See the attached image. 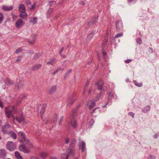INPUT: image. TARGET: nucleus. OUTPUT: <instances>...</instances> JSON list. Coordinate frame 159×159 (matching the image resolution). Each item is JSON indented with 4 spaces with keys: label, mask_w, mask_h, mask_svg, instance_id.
<instances>
[{
    "label": "nucleus",
    "mask_w": 159,
    "mask_h": 159,
    "mask_svg": "<svg viewBox=\"0 0 159 159\" xmlns=\"http://www.w3.org/2000/svg\"><path fill=\"white\" fill-rule=\"evenodd\" d=\"M7 149L11 151L14 150L16 148V146L15 143L12 141H8L6 145Z\"/></svg>",
    "instance_id": "f257e3e1"
},
{
    "label": "nucleus",
    "mask_w": 159,
    "mask_h": 159,
    "mask_svg": "<svg viewBox=\"0 0 159 159\" xmlns=\"http://www.w3.org/2000/svg\"><path fill=\"white\" fill-rule=\"evenodd\" d=\"M25 4L28 7L31 11H33L35 7L36 4L35 3H34L31 5V2L29 0H28L26 1Z\"/></svg>",
    "instance_id": "f03ea898"
},
{
    "label": "nucleus",
    "mask_w": 159,
    "mask_h": 159,
    "mask_svg": "<svg viewBox=\"0 0 159 159\" xmlns=\"http://www.w3.org/2000/svg\"><path fill=\"white\" fill-rule=\"evenodd\" d=\"M5 112L6 116L8 118H10L12 116L14 119H15L14 115H12V112L9 109V107H7L5 108Z\"/></svg>",
    "instance_id": "7ed1b4c3"
},
{
    "label": "nucleus",
    "mask_w": 159,
    "mask_h": 159,
    "mask_svg": "<svg viewBox=\"0 0 159 159\" xmlns=\"http://www.w3.org/2000/svg\"><path fill=\"white\" fill-rule=\"evenodd\" d=\"M19 149L20 151L25 153L29 152L30 151V149L26 147L24 144L20 145Z\"/></svg>",
    "instance_id": "20e7f679"
},
{
    "label": "nucleus",
    "mask_w": 159,
    "mask_h": 159,
    "mask_svg": "<svg viewBox=\"0 0 159 159\" xmlns=\"http://www.w3.org/2000/svg\"><path fill=\"white\" fill-rule=\"evenodd\" d=\"M24 22L21 19H18L16 22L15 25L16 27L20 28L24 25Z\"/></svg>",
    "instance_id": "39448f33"
},
{
    "label": "nucleus",
    "mask_w": 159,
    "mask_h": 159,
    "mask_svg": "<svg viewBox=\"0 0 159 159\" xmlns=\"http://www.w3.org/2000/svg\"><path fill=\"white\" fill-rule=\"evenodd\" d=\"M16 119L19 123L24 120V118L22 113H20L19 116H16Z\"/></svg>",
    "instance_id": "423d86ee"
},
{
    "label": "nucleus",
    "mask_w": 159,
    "mask_h": 159,
    "mask_svg": "<svg viewBox=\"0 0 159 159\" xmlns=\"http://www.w3.org/2000/svg\"><path fill=\"white\" fill-rule=\"evenodd\" d=\"M10 127V125L9 124L3 126L2 129V131L4 133H6L8 131V129Z\"/></svg>",
    "instance_id": "0eeeda50"
},
{
    "label": "nucleus",
    "mask_w": 159,
    "mask_h": 159,
    "mask_svg": "<svg viewBox=\"0 0 159 159\" xmlns=\"http://www.w3.org/2000/svg\"><path fill=\"white\" fill-rule=\"evenodd\" d=\"M19 10L20 12L26 11L25 5L23 4H20L19 7Z\"/></svg>",
    "instance_id": "6e6552de"
},
{
    "label": "nucleus",
    "mask_w": 159,
    "mask_h": 159,
    "mask_svg": "<svg viewBox=\"0 0 159 159\" xmlns=\"http://www.w3.org/2000/svg\"><path fill=\"white\" fill-rule=\"evenodd\" d=\"M7 154L5 150L3 149H0V156L4 158Z\"/></svg>",
    "instance_id": "1a4fd4ad"
},
{
    "label": "nucleus",
    "mask_w": 159,
    "mask_h": 159,
    "mask_svg": "<svg viewBox=\"0 0 159 159\" xmlns=\"http://www.w3.org/2000/svg\"><path fill=\"white\" fill-rule=\"evenodd\" d=\"M26 143V145L27 147V148L28 149H30V148H32L33 147V144L30 142V141L29 140L27 139L26 140V141H25Z\"/></svg>",
    "instance_id": "9d476101"
},
{
    "label": "nucleus",
    "mask_w": 159,
    "mask_h": 159,
    "mask_svg": "<svg viewBox=\"0 0 159 159\" xmlns=\"http://www.w3.org/2000/svg\"><path fill=\"white\" fill-rule=\"evenodd\" d=\"M18 135L21 138L23 139L25 141H26L27 139L26 138V137L24 134L22 132L20 131L18 134Z\"/></svg>",
    "instance_id": "9b49d317"
},
{
    "label": "nucleus",
    "mask_w": 159,
    "mask_h": 159,
    "mask_svg": "<svg viewBox=\"0 0 159 159\" xmlns=\"http://www.w3.org/2000/svg\"><path fill=\"white\" fill-rule=\"evenodd\" d=\"M20 17L24 19H26L27 18V15L26 12V11L24 12H20L19 15Z\"/></svg>",
    "instance_id": "f8f14e48"
},
{
    "label": "nucleus",
    "mask_w": 159,
    "mask_h": 159,
    "mask_svg": "<svg viewBox=\"0 0 159 159\" xmlns=\"http://www.w3.org/2000/svg\"><path fill=\"white\" fill-rule=\"evenodd\" d=\"M13 7H7L4 6L2 7V9L4 11H9L12 10Z\"/></svg>",
    "instance_id": "ddd939ff"
},
{
    "label": "nucleus",
    "mask_w": 159,
    "mask_h": 159,
    "mask_svg": "<svg viewBox=\"0 0 159 159\" xmlns=\"http://www.w3.org/2000/svg\"><path fill=\"white\" fill-rule=\"evenodd\" d=\"M37 20V18L36 17H31L30 19V22L34 24H35L36 23Z\"/></svg>",
    "instance_id": "4468645a"
},
{
    "label": "nucleus",
    "mask_w": 159,
    "mask_h": 159,
    "mask_svg": "<svg viewBox=\"0 0 159 159\" xmlns=\"http://www.w3.org/2000/svg\"><path fill=\"white\" fill-rule=\"evenodd\" d=\"M15 156L17 159H22V157L18 152L16 151L15 152Z\"/></svg>",
    "instance_id": "2eb2a0df"
},
{
    "label": "nucleus",
    "mask_w": 159,
    "mask_h": 159,
    "mask_svg": "<svg viewBox=\"0 0 159 159\" xmlns=\"http://www.w3.org/2000/svg\"><path fill=\"white\" fill-rule=\"evenodd\" d=\"M150 108V107L149 106H145L143 109V111L144 112H146L149 111Z\"/></svg>",
    "instance_id": "dca6fc26"
},
{
    "label": "nucleus",
    "mask_w": 159,
    "mask_h": 159,
    "mask_svg": "<svg viewBox=\"0 0 159 159\" xmlns=\"http://www.w3.org/2000/svg\"><path fill=\"white\" fill-rule=\"evenodd\" d=\"M134 83L135 85L138 87H140L142 86V84L141 82H139L136 81H134Z\"/></svg>",
    "instance_id": "f3484780"
},
{
    "label": "nucleus",
    "mask_w": 159,
    "mask_h": 159,
    "mask_svg": "<svg viewBox=\"0 0 159 159\" xmlns=\"http://www.w3.org/2000/svg\"><path fill=\"white\" fill-rule=\"evenodd\" d=\"M11 135V137L14 139L16 138L17 136L16 134L13 131L10 132Z\"/></svg>",
    "instance_id": "a211bd4d"
},
{
    "label": "nucleus",
    "mask_w": 159,
    "mask_h": 159,
    "mask_svg": "<svg viewBox=\"0 0 159 159\" xmlns=\"http://www.w3.org/2000/svg\"><path fill=\"white\" fill-rule=\"evenodd\" d=\"M75 140H73L72 141L70 145V148H74L75 146Z\"/></svg>",
    "instance_id": "6ab92c4d"
},
{
    "label": "nucleus",
    "mask_w": 159,
    "mask_h": 159,
    "mask_svg": "<svg viewBox=\"0 0 159 159\" xmlns=\"http://www.w3.org/2000/svg\"><path fill=\"white\" fill-rule=\"evenodd\" d=\"M47 154L46 153H42L40 154V157L42 158H45L47 157Z\"/></svg>",
    "instance_id": "aec40b11"
},
{
    "label": "nucleus",
    "mask_w": 159,
    "mask_h": 159,
    "mask_svg": "<svg viewBox=\"0 0 159 159\" xmlns=\"http://www.w3.org/2000/svg\"><path fill=\"white\" fill-rule=\"evenodd\" d=\"M3 20V17L2 14L0 12V23H1Z\"/></svg>",
    "instance_id": "412c9836"
},
{
    "label": "nucleus",
    "mask_w": 159,
    "mask_h": 159,
    "mask_svg": "<svg viewBox=\"0 0 159 159\" xmlns=\"http://www.w3.org/2000/svg\"><path fill=\"white\" fill-rule=\"evenodd\" d=\"M98 83H99L100 84V85L99 86V87L98 88V89H100L102 87V86L103 85V83L102 81H99L98 82Z\"/></svg>",
    "instance_id": "4be33fe9"
},
{
    "label": "nucleus",
    "mask_w": 159,
    "mask_h": 159,
    "mask_svg": "<svg viewBox=\"0 0 159 159\" xmlns=\"http://www.w3.org/2000/svg\"><path fill=\"white\" fill-rule=\"evenodd\" d=\"M159 136V134L158 133L157 134H154V135H153V138L156 139V138H157Z\"/></svg>",
    "instance_id": "5701e85b"
},
{
    "label": "nucleus",
    "mask_w": 159,
    "mask_h": 159,
    "mask_svg": "<svg viewBox=\"0 0 159 159\" xmlns=\"http://www.w3.org/2000/svg\"><path fill=\"white\" fill-rule=\"evenodd\" d=\"M137 41L139 44H141L142 43V40L140 38L138 39Z\"/></svg>",
    "instance_id": "b1692460"
},
{
    "label": "nucleus",
    "mask_w": 159,
    "mask_h": 159,
    "mask_svg": "<svg viewBox=\"0 0 159 159\" xmlns=\"http://www.w3.org/2000/svg\"><path fill=\"white\" fill-rule=\"evenodd\" d=\"M148 51L150 53H152L153 52V49L151 48H149L148 49Z\"/></svg>",
    "instance_id": "393cba45"
},
{
    "label": "nucleus",
    "mask_w": 159,
    "mask_h": 159,
    "mask_svg": "<svg viewBox=\"0 0 159 159\" xmlns=\"http://www.w3.org/2000/svg\"><path fill=\"white\" fill-rule=\"evenodd\" d=\"M129 115L130 116H131L133 118H134V114L132 112H130L129 113Z\"/></svg>",
    "instance_id": "a878e982"
},
{
    "label": "nucleus",
    "mask_w": 159,
    "mask_h": 159,
    "mask_svg": "<svg viewBox=\"0 0 159 159\" xmlns=\"http://www.w3.org/2000/svg\"><path fill=\"white\" fill-rule=\"evenodd\" d=\"M72 125L74 127H75L77 126V124L76 122L74 121L72 124Z\"/></svg>",
    "instance_id": "bb28decb"
},
{
    "label": "nucleus",
    "mask_w": 159,
    "mask_h": 159,
    "mask_svg": "<svg viewBox=\"0 0 159 159\" xmlns=\"http://www.w3.org/2000/svg\"><path fill=\"white\" fill-rule=\"evenodd\" d=\"M132 60L131 59H128L125 61V63H129L132 61Z\"/></svg>",
    "instance_id": "cd10ccee"
},
{
    "label": "nucleus",
    "mask_w": 159,
    "mask_h": 159,
    "mask_svg": "<svg viewBox=\"0 0 159 159\" xmlns=\"http://www.w3.org/2000/svg\"><path fill=\"white\" fill-rule=\"evenodd\" d=\"M69 142V139L68 138H66L65 139V142L66 143H68Z\"/></svg>",
    "instance_id": "c85d7f7f"
},
{
    "label": "nucleus",
    "mask_w": 159,
    "mask_h": 159,
    "mask_svg": "<svg viewBox=\"0 0 159 159\" xmlns=\"http://www.w3.org/2000/svg\"><path fill=\"white\" fill-rule=\"evenodd\" d=\"M122 34H117L116 35V37H120V36H122Z\"/></svg>",
    "instance_id": "c756f323"
},
{
    "label": "nucleus",
    "mask_w": 159,
    "mask_h": 159,
    "mask_svg": "<svg viewBox=\"0 0 159 159\" xmlns=\"http://www.w3.org/2000/svg\"><path fill=\"white\" fill-rule=\"evenodd\" d=\"M0 107L2 108L3 107V104L2 102L0 101Z\"/></svg>",
    "instance_id": "7c9ffc66"
},
{
    "label": "nucleus",
    "mask_w": 159,
    "mask_h": 159,
    "mask_svg": "<svg viewBox=\"0 0 159 159\" xmlns=\"http://www.w3.org/2000/svg\"><path fill=\"white\" fill-rule=\"evenodd\" d=\"M20 51H21L20 49H18L16 51V53H18L20 52Z\"/></svg>",
    "instance_id": "2f4dec72"
},
{
    "label": "nucleus",
    "mask_w": 159,
    "mask_h": 159,
    "mask_svg": "<svg viewBox=\"0 0 159 159\" xmlns=\"http://www.w3.org/2000/svg\"><path fill=\"white\" fill-rule=\"evenodd\" d=\"M41 67L40 65H38L37 66H36V68L38 69V68H39V67Z\"/></svg>",
    "instance_id": "473e14b6"
},
{
    "label": "nucleus",
    "mask_w": 159,
    "mask_h": 159,
    "mask_svg": "<svg viewBox=\"0 0 159 159\" xmlns=\"http://www.w3.org/2000/svg\"><path fill=\"white\" fill-rule=\"evenodd\" d=\"M17 18V16H15V15H13V18Z\"/></svg>",
    "instance_id": "72a5a7b5"
},
{
    "label": "nucleus",
    "mask_w": 159,
    "mask_h": 159,
    "mask_svg": "<svg viewBox=\"0 0 159 159\" xmlns=\"http://www.w3.org/2000/svg\"><path fill=\"white\" fill-rule=\"evenodd\" d=\"M62 56L63 58H65L66 57V56L64 55H62Z\"/></svg>",
    "instance_id": "f704fd0d"
},
{
    "label": "nucleus",
    "mask_w": 159,
    "mask_h": 159,
    "mask_svg": "<svg viewBox=\"0 0 159 159\" xmlns=\"http://www.w3.org/2000/svg\"><path fill=\"white\" fill-rule=\"evenodd\" d=\"M63 50V49H62L61 50V51H60V53H61V52H62Z\"/></svg>",
    "instance_id": "c9c22d12"
},
{
    "label": "nucleus",
    "mask_w": 159,
    "mask_h": 159,
    "mask_svg": "<svg viewBox=\"0 0 159 159\" xmlns=\"http://www.w3.org/2000/svg\"><path fill=\"white\" fill-rule=\"evenodd\" d=\"M14 108H15V107H14V106H13L12 107V109H13V110H14Z\"/></svg>",
    "instance_id": "e433bc0d"
},
{
    "label": "nucleus",
    "mask_w": 159,
    "mask_h": 159,
    "mask_svg": "<svg viewBox=\"0 0 159 159\" xmlns=\"http://www.w3.org/2000/svg\"><path fill=\"white\" fill-rule=\"evenodd\" d=\"M82 148H83V149L84 148V144H82Z\"/></svg>",
    "instance_id": "4c0bfd02"
},
{
    "label": "nucleus",
    "mask_w": 159,
    "mask_h": 159,
    "mask_svg": "<svg viewBox=\"0 0 159 159\" xmlns=\"http://www.w3.org/2000/svg\"><path fill=\"white\" fill-rule=\"evenodd\" d=\"M128 1L129 2H131L132 1V0H128Z\"/></svg>",
    "instance_id": "58836bf2"
},
{
    "label": "nucleus",
    "mask_w": 159,
    "mask_h": 159,
    "mask_svg": "<svg viewBox=\"0 0 159 159\" xmlns=\"http://www.w3.org/2000/svg\"><path fill=\"white\" fill-rule=\"evenodd\" d=\"M50 159H56V158H51Z\"/></svg>",
    "instance_id": "ea45409f"
},
{
    "label": "nucleus",
    "mask_w": 159,
    "mask_h": 159,
    "mask_svg": "<svg viewBox=\"0 0 159 159\" xmlns=\"http://www.w3.org/2000/svg\"><path fill=\"white\" fill-rule=\"evenodd\" d=\"M35 159H38L37 158H35Z\"/></svg>",
    "instance_id": "a19ab883"
}]
</instances>
